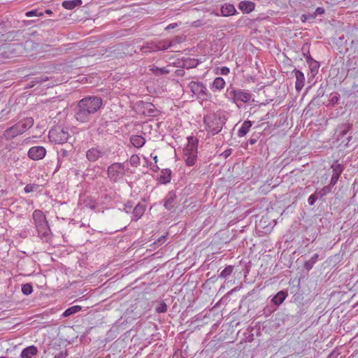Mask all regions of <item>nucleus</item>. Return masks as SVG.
<instances>
[{
	"instance_id": "20e7f679",
	"label": "nucleus",
	"mask_w": 358,
	"mask_h": 358,
	"mask_svg": "<svg viewBox=\"0 0 358 358\" xmlns=\"http://www.w3.org/2000/svg\"><path fill=\"white\" fill-rule=\"evenodd\" d=\"M48 137L50 141L62 144L69 141V138H71V135L69 129L57 127L50 130Z\"/></svg>"
},
{
	"instance_id": "e433bc0d",
	"label": "nucleus",
	"mask_w": 358,
	"mask_h": 358,
	"mask_svg": "<svg viewBox=\"0 0 358 358\" xmlns=\"http://www.w3.org/2000/svg\"><path fill=\"white\" fill-rule=\"evenodd\" d=\"M324 13V10L322 8H317L313 15H310V18H315L317 15H322Z\"/></svg>"
},
{
	"instance_id": "f257e3e1",
	"label": "nucleus",
	"mask_w": 358,
	"mask_h": 358,
	"mask_svg": "<svg viewBox=\"0 0 358 358\" xmlns=\"http://www.w3.org/2000/svg\"><path fill=\"white\" fill-rule=\"evenodd\" d=\"M102 106V99L98 96H87L81 99L76 108L75 117L77 121L84 123L88 122Z\"/></svg>"
},
{
	"instance_id": "ddd939ff",
	"label": "nucleus",
	"mask_w": 358,
	"mask_h": 358,
	"mask_svg": "<svg viewBox=\"0 0 358 358\" xmlns=\"http://www.w3.org/2000/svg\"><path fill=\"white\" fill-rule=\"evenodd\" d=\"M255 4L249 1H242L238 4V8L244 13H249L254 10Z\"/></svg>"
},
{
	"instance_id": "9d476101",
	"label": "nucleus",
	"mask_w": 358,
	"mask_h": 358,
	"mask_svg": "<svg viewBox=\"0 0 358 358\" xmlns=\"http://www.w3.org/2000/svg\"><path fill=\"white\" fill-rule=\"evenodd\" d=\"M46 154V150L43 146L31 147L28 151V157L32 160L42 159Z\"/></svg>"
},
{
	"instance_id": "8fccbe9b",
	"label": "nucleus",
	"mask_w": 358,
	"mask_h": 358,
	"mask_svg": "<svg viewBox=\"0 0 358 358\" xmlns=\"http://www.w3.org/2000/svg\"><path fill=\"white\" fill-rule=\"evenodd\" d=\"M250 144L253 145L256 143V140L255 139H250Z\"/></svg>"
},
{
	"instance_id": "a211bd4d",
	"label": "nucleus",
	"mask_w": 358,
	"mask_h": 358,
	"mask_svg": "<svg viewBox=\"0 0 358 358\" xmlns=\"http://www.w3.org/2000/svg\"><path fill=\"white\" fill-rule=\"evenodd\" d=\"M176 195L170 192L165 200L164 207L168 210H171L176 205Z\"/></svg>"
},
{
	"instance_id": "ea45409f",
	"label": "nucleus",
	"mask_w": 358,
	"mask_h": 358,
	"mask_svg": "<svg viewBox=\"0 0 358 358\" xmlns=\"http://www.w3.org/2000/svg\"><path fill=\"white\" fill-rule=\"evenodd\" d=\"M229 69L227 66H222L221 69H220V73L222 75H228L229 73Z\"/></svg>"
},
{
	"instance_id": "c9c22d12",
	"label": "nucleus",
	"mask_w": 358,
	"mask_h": 358,
	"mask_svg": "<svg viewBox=\"0 0 358 358\" xmlns=\"http://www.w3.org/2000/svg\"><path fill=\"white\" fill-rule=\"evenodd\" d=\"M37 187L38 186L36 185L28 184L25 186L24 189L26 193H30L34 192L37 188Z\"/></svg>"
},
{
	"instance_id": "7ed1b4c3",
	"label": "nucleus",
	"mask_w": 358,
	"mask_h": 358,
	"mask_svg": "<svg viewBox=\"0 0 358 358\" xmlns=\"http://www.w3.org/2000/svg\"><path fill=\"white\" fill-rule=\"evenodd\" d=\"M197 143L194 137H189L188 143L183 149V158L187 166H193L197 157Z\"/></svg>"
},
{
	"instance_id": "2eb2a0df",
	"label": "nucleus",
	"mask_w": 358,
	"mask_h": 358,
	"mask_svg": "<svg viewBox=\"0 0 358 358\" xmlns=\"http://www.w3.org/2000/svg\"><path fill=\"white\" fill-rule=\"evenodd\" d=\"M172 46V42L169 41H155V45L154 50L159 51V50H165Z\"/></svg>"
},
{
	"instance_id": "a19ab883",
	"label": "nucleus",
	"mask_w": 358,
	"mask_h": 358,
	"mask_svg": "<svg viewBox=\"0 0 358 358\" xmlns=\"http://www.w3.org/2000/svg\"><path fill=\"white\" fill-rule=\"evenodd\" d=\"M231 153V150H225L224 152H223L222 153V155L224 157V158H227L228 157Z\"/></svg>"
},
{
	"instance_id": "423d86ee",
	"label": "nucleus",
	"mask_w": 358,
	"mask_h": 358,
	"mask_svg": "<svg viewBox=\"0 0 358 358\" xmlns=\"http://www.w3.org/2000/svg\"><path fill=\"white\" fill-rule=\"evenodd\" d=\"M124 174L125 169L122 163H114L108 168V176L114 182L122 178Z\"/></svg>"
},
{
	"instance_id": "de8ad7c7",
	"label": "nucleus",
	"mask_w": 358,
	"mask_h": 358,
	"mask_svg": "<svg viewBox=\"0 0 358 358\" xmlns=\"http://www.w3.org/2000/svg\"><path fill=\"white\" fill-rule=\"evenodd\" d=\"M45 13H47L48 15H51L52 13V10H49V9L45 10Z\"/></svg>"
},
{
	"instance_id": "2f4dec72",
	"label": "nucleus",
	"mask_w": 358,
	"mask_h": 358,
	"mask_svg": "<svg viewBox=\"0 0 358 358\" xmlns=\"http://www.w3.org/2000/svg\"><path fill=\"white\" fill-rule=\"evenodd\" d=\"M33 292L32 286L29 284H24L22 286V292L25 295H29Z\"/></svg>"
},
{
	"instance_id": "412c9836",
	"label": "nucleus",
	"mask_w": 358,
	"mask_h": 358,
	"mask_svg": "<svg viewBox=\"0 0 358 358\" xmlns=\"http://www.w3.org/2000/svg\"><path fill=\"white\" fill-rule=\"evenodd\" d=\"M225 86V81L222 77H217L212 83V88L216 90H221Z\"/></svg>"
},
{
	"instance_id": "cd10ccee",
	"label": "nucleus",
	"mask_w": 358,
	"mask_h": 358,
	"mask_svg": "<svg viewBox=\"0 0 358 358\" xmlns=\"http://www.w3.org/2000/svg\"><path fill=\"white\" fill-rule=\"evenodd\" d=\"M144 108L148 110V115L150 116L155 115V108L151 103H145L144 104Z\"/></svg>"
},
{
	"instance_id": "37998d69",
	"label": "nucleus",
	"mask_w": 358,
	"mask_h": 358,
	"mask_svg": "<svg viewBox=\"0 0 358 358\" xmlns=\"http://www.w3.org/2000/svg\"><path fill=\"white\" fill-rule=\"evenodd\" d=\"M321 193L320 190H317L313 194L317 196V199H320L324 196Z\"/></svg>"
},
{
	"instance_id": "a878e982",
	"label": "nucleus",
	"mask_w": 358,
	"mask_h": 358,
	"mask_svg": "<svg viewBox=\"0 0 358 358\" xmlns=\"http://www.w3.org/2000/svg\"><path fill=\"white\" fill-rule=\"evenodd\" d=\"M318 257L317 254H315L308 261L305 262L304 268L307 270H310L317 262Z\"/></svg>"
},
{
	"instance_id": "393cba45",
	"label": "nucleus",
	"mask_w": 358,
	"mask_h": 358,
	"mask_svg": "<svg viewBox=\"0 0 358 358\" xmlns=\"http://www.w3.org/2000/svg\"><path fill=\"white\" fill-rule=\"evenodd\" d=\"M81 310V306H73L69 308H67L62 314V316L64 317H69L73 314H75Z\"/></svg>"
},
{
	"instance_id": "c85d7f7f",
	"label": "nucleus",
	"mask_w": 358,
	"mask_h": 358,
	"mask_svg": "<svg viewBox=\"0 0 358 358\" xmlns=\"http://www.w3.org/2000/svg\"><path fill=\"white\" fill-rule=\"evenodd\" d=\"M234 270V267L232 266H227L220 274V277L222 278H227L229 275Z\"/></svg>"
},
{
	"instance_id": "c756f323",
	"label": "nucleus",
	"mask_w": 358,
	"mask_h": 358,
	"mask_svg": "<svg viewBox=\"0 0 358 358\" xmlns=\"http://www.w3.org/2000/svg\"><path fill=\"white\" fill-rule=\"evenodd\" d=\"M155 45V42L152 41L150 43H147L145 45L141 48V50L144 52H152L154 50V47Z\"/></svg>"
},
{
	"instance_id": "6e6552de",
	"label": "nucleus",
	"mask_w": 358,
	"mask_h": 358,
	"mask_svg": "<svg viewBox=\"0 0 358 358\" xmlns=\"http://www.w3.org/2000/svg\"><path fill=\"white\" fill-rule=\"evenodd\" d=\"M191 92L199 99H204L205 96L210 95L206 86L199 82L192 81L189 83Z\"/></svg>"
},
{
	"instance_id": "dca6fc26",
	"label": "nucleus",
	"mask_w": 358,
	"mask_h": 358,
	"mask_svg": "<svg viewBox=\"0 0 358 358\" xmlns=\"http://www.w3.org/2000/svg\"><path fill=\"white\" fill-rule=\"evenodd\" d=\"M132 145L138 148L143 147L145 143V138L142 136L134 135L130 138Z\"/></svg>"
},
{
	"instance_id": "3c124183",
	"label": "nucleus",
	"mask_w": 358,
	"mask_h": 358,
	"mask_svg": "<svg viewBox=\"0 0 358 358\" xmlns=\"http://www.w3.org/2000/svg\"><path fill=\"white\" fill-rule=\"evenodd\" d=\"M157 156H155V157H154V160L155 161V162H157Z\"/></svg>"
},
{
	"instance_id": "09e8293b",
	"label": "nucleus",
	"mask_w": 358,
	"mask_h": 358,
	"mask_svg": "<svg viewBox=\"0 0 358 358\" xmlns=\"http://www.w3.org/2000/svg\"><path fill=\"white\" fill-rule=\"evenodd\" d=\"M166 238L165 236H162L161 238H159L158 240H157V242L158 243H160L162 240H164V238Z\"/></svg>"
},
{
	"instance_id": "79ce46f5",
	"label": "nucleus",
	"mask_w": 358,
	"mask_h": 358,
	"mask_svg": "<svg viewBox=\"0 0 358 358\" xmlns=\"http://www.w3.org/2000/svg\"><path fill=\"white\" fill-rule=\"evenodd\" d=\"M176 27H178V24L177 23H172V24H170L169 25H168L166 27V30L172 29L176 28Z\"/></svg>"
},
{
	"instance_id": "0eeeda50",
	"label": "nucleus",
	"mask_w": 358,
	"mask_h": 358,
	"mask_svg": "<svg viewBox=\"0 0 358 358\" xmlns=\"http://www.w3.org/2000/svg\"><path fill=\"white\" fill-rule=\"evenodd\" d=\"M109 150L104 148L94 147L89 149L86 152V157L90 162H95L99 159L107 157Z\"/></svg>"
},
{
	"instance_id": "58836bf2",
	"label": "nucleus",
	"mask_w": 358,
	"mask_h": 358,
	"mask_svg": "<svg viewBox=\"0 0 358 358\" xmlns=\"http://www.w3.org/2000/svg\"><path fill=\"white\" fill-rule=\"evenodd\" d=\"M317 196L316 195H314L313 194H311L309 198H308V203L310 205V206H313L315 201L317 200Z\"/></svg>"
},
{
	"instance_id": "72a5a7b5",
	"label": "nucleus",
	"mask_w": 358,
	"mask_h": 358,
	"mask_svg": "<svg viewBox=\"0 0 358 358\" xmlns=\"http://www.w3.org/2000/svg\"><path fill=\"white\" fill-rule=\"evenodd\" d=\"M25 15L28 17H30L32 16L42 17L43 15V13L42 12L38 11L37 10H32L27 12L25 13Z\"/></svg>"
},
{
	"instance_id": "a18cd8bd",
	"label": "nucleus",
	"mask_w": 358,
	"mask_h": 358,
	"mask_svg": "<svg viewBox=\"0 0 358 358\" xmlns=\"http://www.w3.org/2000/svg\"><path fill=\"white\" fill-rule=\"evenodd\" d=\"M308 18H309V16L306 15H303L301 17V20L303 22H306Z\"/></svg>"
},
{
	"instance_id": "9b49d317",
	"label": "nucleus",
	"mask_w": 358,
	"mask_h": 358,
	"mask_svg": "<svg viewBox=\"0 0 358 358\" xmlns=\"http://www.w3.org/2000/svg\"><path fill=\"white\" fill-rule=\"evenodd\" d=\"M294 72L296 77L295 87L296 91L299 92L304 86L305 77L299 70L295 69Z\"/></svg>"
},
{
	"instance_id": "6ab92c4d",
	"label": "nucleus",
	"mask_w": 358,
	"mask_h": 358,
	"mask_svg": "<svg viewBox=\"0 0 358 358\" xmlns=\"http://www.w3.org/2000/svg\"><path fill=\"white\" fill-rule=\"evenodd\" d=\"M81 4V0H69L63 1L62 6L66 9L72 10L74 8L80 6Z\"/></svg>"
},
{
	"instance_id": "f03ea898",
	"label": "nucleus",
	"mask_w": 358,
	"mask_h": 358,
	"mask_svg": "<svg viewBox=\"0 0 358 358\" xmlns=\"http://www.w3.org/2000/svg\"><path fill=\"white\" fill-rule=\"evenodd\" d=\"M34 124V119L32 117H26L21 120L12 127L4 131L3 136L7 139H13L16 136L22 134Z\"/></svg>"
},
{
	"instance_id": "49530a36",
	"label": "nucleus",
	"mask_w": 358,
	"mask_h": 358,
	"mask_svg": "<svg viewBox=\"0 0 358 358\" xmlns=\"http://www.w3.org/2000/svg\"><path fill=\"white\" fill-rule=\"evenodd\" d=\"M196 65H197V62H196V60H194H194L192 61V64H191V66H196Z\"/></svg>"
},
{
	"instance_id": "f8f14e48",
	"label": "nucleus",
	"mask_w": 358,
	"mask_h": 358,
	"mask_svg": "<svg viewBox=\"0 0 358 358\" xmlns=\"http://www.w3.org/2000/svg\"><path fill=\"white\" fill-rule=\"evenodd\" d=\"M332 168L334 170H333V175L331 176V181H330V185L334 186L336 184L338 178L340 177V175L342 173L343 169H342L341 164H339L333 165Z\"/></svg>"
},
{
	"instance_id": "7c9ffc66",
	"label": "nucleus",
	"mask_w": 358,
	"mask_h": 358,
	"mask_svg": "<svg viewBox=\"0 0 358 358\" xmlns=\"http://www.w3.org/2000/svg\"><path fill=\"white\" fill-rule=\"evenodd\" d=\"M155 45V42L152 41L150 43H147L145 45L141 48V50L144 52H152L154 50V47Z\"/></svg>"
},
{
	"instance_id": "39448f33",
	"label": "nucleus",
	"mask_w": 358,
	"mask_h": 358,
	"mask_svg": "<svg viewBox=\"0 0 358 358\" xmlns=\"http://www.w3.org/2000/svg\"><path fill=\"white\" fill-rule=\"evenodd\" d=\"M32 216L38 232L46 234L49 230V226L43 213L40 210H36L34 211Z\"/></svg>"
},
{
	"instance_id": "bb28decb",
	"label": "nucleus",
	"mask_w": 358,
	"mask_h": 358,
	"mask_svg": "<svg viewBox=\"0 0 358 358\" xmlns=\"http://www.w3.org/2000/svg\"><path fill=\"white\" fill-rule=\"evenodd\" d=\"M151 71H152L153 73L156 76H160L162 74L169 73L170 72V70L167 67H162V68H155V69H151Z\"/></svg>"
},
{
	"instance_id": "c03bdc74",
	"label": "nucleus",
	"mask_w": 358,
	"mask_h": 358,
	"mask_svg": "<svg viewBox=\"0 0 358 358\" xmlns=\"http://www.w3.org/2000/svg\"><path fill=\"white\" fill-rule=\"evenodd\" d=\"M55 358H65V354L63 352H60L57 355L55 356Z\"/></svg>"
},
{
	"instance_id": "5701e85b",
	"label": "nucleus",
	"mask_w": 358,
	"mask_h": 358,
	"mask_svg": "<svg viewBox=\"0 0 358 358\" xmlns=\"http://www.w3.org/2000/svg\"><path fill=\"white\" fill-rule=\"evenodd\" d=\"M171 171L169 169H163L161 172L159 180L162 183H167L171 180Z\"/></svg>"
},
{
	"instance_id": "603ef678",
	"label": "nucleus",
	"mask_w": 358,
	"mask_h": 358,
	"mask_svg": "<svg viewBox=\"0 0 358 358\" xmlns=\"http://www.w3.org/2000/svg\"><path fill=\"white\" fill-rule=\"evenodd\" d=\"M0 358H4V357H0Z\"/></svg>"
},
{
	"instance_id": "1a4fd4ad",
	"label": "nucleus",
	"mask_w": 358,
	"mask_h": 358,
	"mask_svg": "<svg viewBox=\"0 0 358 358\" xmlns=\"http://www.w3.org/2000/svg\"><path fill=\"white\" fill-rule=\"evenodd\" d=\"M229 95L236 103L238 101L248 103L251 99V94L243 90H232L229 92Z\"/></svg>"
},
{
	"instance_id": "f704fd0d",
	"label": "nucleus",
	"mask_w": 358,
	"mask_h": 358,
	"mask_svg": "<svg viewBox=\"0 0 358 358\" xmlns=\"http://www.w3.org/2000/svg\"><path fill=\"white\" fill-rule=\"evenodd\" d=\"M156 311L157 313H165L167 311V306L165 303H161L156 307Z\"/></svg>"
},
{
	"instance_id": "aec40b11",
	"label": "nucleus",
	"mask_w": 358,
	"mask_h": 358,
	"mask_svg": "<svg viewBox=\"0 0 358 358\" xmlns=\"http://www.w3.org/2000/svg\"><path fill=\"white\" fill-rule=\"evenodd\" d=\"M236 9L232 4H225L221 8V13L223 16H230L235 13Z\"/></svg>"
},
{
	"instance_id": "4be33fe9",
	"label": "nucleus",
	"mask_w": 358,
	"mask_h": 358,
	"mask_svg": "<svg viewBox=\"0 0 358 358\" xmlns=\"http://www.w3.org/2000/svg\"><path fill=\"white\" fill-rule=\"evenodd\" d=\"M145 208L144 205L138 203L136 206L133 210V215L135 217V220H137L144 214Z\"/></svg>"
},
{
	"instance_id": "f3484780",
	"label": "nucleus",
	"mask_w": 358,
	"mask_h": 358,
	"mask_svg": "<svg viewBox=\"0 0 358 358\" xmlns=\"http://www.w3.org/2000/svg\"><path fill=\"white\" fill-rule=\"evenodd\" d=\"M252 127V122L250 120H245L242 124L241 128L238 129V136L239 137H243L245 136L249 131L250 127Z\"/></svg>"
},
{
	"instance_id": "4468645a",
	"label": "nucleus",
	"mask_w": 358,
	"mask_h": 358,
	"mask_svg": "<svg viewBox=\"0 0 358 358\" xmlns=\"http://www.w3.org/2000/svg\"><path fill=\"white\" fill-rule=\"evenodd\" d=\"M38 350L34 346H29L24 349L21 352L22 358H31L33 356L37 354Z\"/></svg>"
},
{
	"instance_id": "b1692460",
	"label": "nucleus",
	"mask_w": 358,
	"mask_h": 358,
	"mask_svg": "<svg viewBox=\"0 0 358 358\" xmlns=\"http://www.w3.org/2000/svg\"><path fill=\"white\" fill-rule=\"evenodd\" d=\"M287 294L285 292L280 291L273 297V301L276 305L281 304L285 299Z\"/></svg>"
},
{
	"instance_id": "473e14b6",
	"label": "nucleus",
	"mask_w": 358,
	"mask_h": 358,
	"mask_svg": "<svg viewBox=\"0 0 358 358\" xmlns=\"http://www.w3.org/2000/svg\"><path fill=\"white\" fill-rule=\"evenodd\" d=\"M129 163L132 166H138L140 164V158L136 155H133L129 159Z\"/></svg>"
},
{
	"instance_id": "4c0bfd02",
	"label": "nucleus",
	"mask_w": 358,
	"mask_h": 358,
	"mask_svg": "<svg viewBox=\"0 0 358 358\" xmlns=\"http://www.w3.org/2000/svg\"><path fill=\"white\" fill-rule=\"evenodd\" d=\"M320 192H322L321 194H322L323 196H324L325 195H327V194H329L331 192V187H330V185L325 186L322 189H320Z\"/></svg>"
}]
</instances>
